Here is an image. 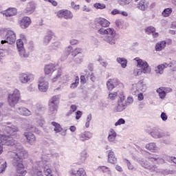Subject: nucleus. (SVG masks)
Instances as JSON below:
<instances>
[{
  "label": "nucleus",
  "mask_w": 176,
  "mask_h": 176,
  "mask_svg": "<svg viewBox=\"0 0 176 176\" xmlns=\"http://www.w3.org/2000/svg\"><path fill=\"white\" fill-rule=\"evenodd\" d=\"M129 91L131 93V94H132L133 96H137V93H138L139 89H138V85L136 83H133L131 85L130 88H129Z\"/></svg>",
  "instance_id": "4c0bfd02"
},
{
  "label": "nucleus",
  "mask_w": 176,
  "mask_h": 176,
  "mask_svg": "<svg viewBox=\"0 0 176 176\" xmlns=\"http://www.w3.org/2000/svg\"><path fill=\"white\" fill-rule=\"evenodd\" d=\"M20 38L16 40V49L21 58L25 59L30 57V52L27 51L24 47V43L27 42V37L24 34H19Z\"/></svg>",
  "instance_id": "423d86ee"
},
{
  "label": "nucleus",
  "mask_w": 176,
  "mask_h": 176,
  "mask_svg": "<svg viewBox=\"0 0 176 176\" xmlns=\"http://www.w3.org/2000/svg\"><path fill=\"white\" fill-rule=\"evenodd\" d=\"M134 103V98L133 96H129L126 98V100L125 101V104L127 107H130V105H133Z\"/></svg>",
  "instance_id": "3c124183"
},
{
  "label": "nucleus",
  "mask_w": 176,
  "mask_h": 176,
  "mask_svg": "<svg viewBox=\"0 0 176 176\" xmlns=\"http://www.w3.org/2000/svg\"><path fill=\"white\" fill-rule=\"evenodd\" d=\"M116 61L118 64H120L122 68H126V67H127L128 61L125 58L118 57Z\"/></svg>",
  "instance_id": "ea45409f"
},
{
  "label": "nucleus",
  "mask_w": 176,
  "mask_h": 176,
  "mask_svg": "<svg viewBox=\"0 0 176 176\" xmlns=\"http://www.w3.org/2000/svg\"><path fill=\"white\" fill-rule=\"evenodd\" d=\"M6 161H5L3 159L0 158V174H2V173H5V170H6Z\"/></svg>",
  "instance_id": "c03bdc74"
},
{
  "label": "nucleus",
  "mask_w": 176,
  "mask_h": 176,
  "mask_svg": "<svg viewBox=\"0 0 176 176\" xmlns=\"http://www.w3.org/2000/svg\"><path fill=\"white\" fill-rule=\"evenodd\" d=\"M124 100H126L124 93L120 92L119 99L115 108L117 112H123V111H124V109L127 108V104H126V102H124Z\"/></svg>",
  "instance_id": "9d476101"
},
{
  "label": "nucleus",
  "mask_w": 176,
  "mask_h": 176,
  "mask_svg": "<svg viewBox=\"0 0 176 176\" xmlns=\"http://www.w3.org/2000/svg\"><path fill=\"white\" fill-rule=\"evenodd\" d=\"M148 170L149 171H151V173H154L155 174L159 175V173H160V169H159V168H157V166L155 165H151Z\"/></svg>",
  "instance_id": "de8ad7c7"
},
{
  "label": "nucleus",
  "mask_w": 176,
  "mask_h": 176,
  "mask_svg": "<svg viewBox=\"0 0 176 176\" xmlns=\"http://www.w3.org/2000/svg\"><path fill=\"white\" fill-rule=\"evenodd\" d=\"M72 46L69 45L66 47L65 49V52H63V54L60 57V60L62 61H65V60H67L68 56H69V54H72Z\"/></svg>",
  "instance_id": "cd10ccee"
},
{
  "label": "nucleus",
  "mask_w": 176,
  "mask_h": 176,
  "mask_svg": "<svg viewBox=\"0 0 176 176\" xmlns=\"http://www.w3.org/2000/svg\"><path fill=\"white\" fill-rule=\"evenodd\" d=\"M137 85L139 91H142L143 93H144V91H146L148 86L145 84V82H144L142 80H139L137 82Z\"/></svg>",
  "instance_id": "c9c22d12"
},
{
  "label": "nucleus",
  "mask_w": 176,
  "mask_h": 176,
  "mask_svg": "<svg viewBox=\"0 0 176 176\" xmlns=\"http://www.w3.org/2000/svg\"><path fill=\"white\" fill-rule=\"evenodd\" d=\"M134 60L136 62V67H138L133 69L134 76H140L142 75V74H144V75H149L151 74L152 68H151V66H149V64H148L146 60H142L138 57L135 58Z\"/></svg>",
  "instance_id": "20e7f679"
},
{
  "label": "nucleus",
  "mask_w": 176,
  "mask_h": 176,
  "mask_svg": "<svg viewBox=\"0 0 176 176\" xmlns=\"http://www.w3.org/2000/svg\"><path fill=\"white\" fill-rule=\"evenodd\" d=\"M31 23H32V21L30 16H23L19 21L18 24L21 30H27V28L31 25Z\"/></svg>",
  "instance_id": "4468645a"
},
{
  "label": "nucleus",
  "mask_w": 176,
  "mask_h": 176,
  "mask_svg": "<svg viewBox=\"0 0 176 176\" xmlns=\"http://www.w3.org/2000/svg\"><path fill=\"white\" fill-rule=\"evenodd\" d=\"M58 102H60V95L54 96L49 102L50 115L57 113V108H58Z\"/></svg>",
  "instance_id": "6e6552de"
},
{
  "label": "nucleus",
  "mask_w": 176,
  "mask_h": 176,
  "mask_svg": "<svg viewBox=\"0 0 176 176\" xmlns=\"http://www.w3.org/2000/svg\"><path fill=\"white\" fill-rule=\"evenodd\" d=\"M170 174H175V171L170 170L168 169H160V173L158 175H170Z\"/></svg>",
  "instance_id": "37998d69"
},
{
  "label": "nucleus",
  "mask_w": 176,
  "mask_h": 176,
  "mask_svg": "<svg viewBox=\"0 0 176 176\" xmlns=\"http://www.w3.org/2000/svg\"><path fill=\"white\" fill-rule=\"evenodd\" d=\"M19 131V128L14 125L6 127V133L8 135H0V155L3 152V147L2 146L6 145L8 146L15 144V151L12 153V165L16 170V175L15 176H25L27 170H24V164H23V160L28 157V153L23 149L20 143L14 141L12 135H16ZM2 145V146H1Z\"/></svg>",
  "instance_id": "f257e3e1"
},
{
  "label": "nucleus",
  "mask_w": 176,
  "mask_h": 176,
  "mask_svg": "<svg viewBox=\"0 0 176 176\" xmlns=\"http://www.w3.org/2000/svg\"><path fill=\"white\" fill-rule=\"evenodd\" d=\"M133 2V0H118V3L121 6H126V5H130Z\"/></svg>",
  "instance_id": "8fccbe9b"
},
{
  "label": "nucleus",
  "mask_w": 176,
  "mask_h": 176,
  "mask_svg": "<svg viewBox=\"0 0 176 176\" xmlns=\"http://www.w3.org/2000/svg\"><path fill=\"white\" fill-rule=\"evenodd\" d=\"M140 164L142 165V167H144V168H146L147 170H149L151 168V164L148 162V161H144V160H140L139 161Z\"/></svg>",
  "instance_id": "49530a36"
},
{
  "label": "nucleus",
  "mask_w": 176,
  "mask_h": 176,
  "mask_svg": "<svg viewBox=\"0 0 176 176\" xmlns=\"http://www.w3.org/2000/svg\"><path fill=\"white\" fill-rule=\"evenodd\" d=\"M98 170L104 174H107V175H112V170H111V168L108 166H100L98 167Z\"/></svg>",
  "instance_id": "f704fd0d"
},
{
  "label": "nucleus",
  "mask_w": 176,
  "mask_h": 176,
  "mask_svg": "<svg viewBox=\"0 0 176 176\" xmlns=\"http://www.w3.org/2000/svg\"><path fill=\"white\" fill-rule=\"evenodd\" d=\"M91 114H89L87 116L86 122H85V127L86 129H89L90 127V122H91Z\"/></svg>",
  "instance_id": "13d9d810"
},
{
  "label": "nucleus",
  "mask_w": 176,
  "mask_h": 176,
  "mask_svg": "<svg viewBox=\"0 0 176 176\" xmlns=\"http://www.w3.org/2000/svg\"><path fill=\"white\" fill-rule=\"evenodd\" d=\"M148 159L151 162H156L159 164H163L164 163V160L157 155L151 154L148 156Z\"/></svg>",
  "instance_id": "c756f323"
},
{
  "label": "nucleus",
  "mask_w": 176,
  "mask_h": 176,
  "mask_svg": "<svg viewBox=\"0 0 176 176\" xmlns=\"http://www.w3.org/2000/svg\"><path fill=\"white\" fill-rule=\"evenodd\" d=\"M50 167H52V166H45L43 170L44 175L45 176H56V172Z\"/></svg>",
  "instance_id": "473e14b6"
},
{
  "label": "nucleus",
  "mask_w": 176,
  "mask_h": 176,
  "mask_svg": "<svg viewBox=\"0 0 176 176\" xmlns=\"http://www.w3.org/2000/svg\"><path fill=\"white\" fill-rule=\"evenodd\" d=\"M166 42L165 41H159L155 45V50L156 52H162L163 49L166 47Z\"/></svg>",
  "instance_id": "e433bc0d"
},
{
  "label": "nucleus",
  "mask_w": 176,
  "mask_h": 176,
  "mask_svg": "<svg viewBox=\"0 0 176 176\" xmlns=\"http://www.w3.org/2000/svg\"><path fill=\"white\" fill-rule=\"evenodd\" d=\"M54 36H56L54 32L50 30H47L46 34L43 38V44L45 46H47V45L52 42V39H53Z\"/></svg>",
  "instance_id": "2eb2a0df"
},
{
  "label": "nucleus",
  "mask_w": 176,
  "mask_h": 176,
  "mask_svg": "<svg viewBox=\"0 0 176 176\" xmlns=\"http://www.w3.org/2000/svg\"><path fill=\"white\" fill-rule=\"evenodd\" d=\"M107 162L111 164H116L118 163V158L115 156V152L113 150L107 151Z\"/></svg>",
  "instance_id": "6ab92c4d"
},
{
  "label": "nucleus",
  "mask_w": 176,
  "mask_h": 176,
  "mask_svg": "<svg viewBox=\"0 0 176 176\" xmlns=\"http://www.w3.org/2000/svg\"><path fill=\"white\" fill-rule=\"evenodd\" d=\"M155 31H156V29L153 26H149L147 28H146V34H153Z\"/></svg>",
  "instance_id": "0e129e2a"
},
{
  "label": "nucleus",
  "mask_w": 176,
  "mask_h": 176,
  "mask_svg": "<svg viewBox=\"0 0 176 176\" xmlns=\"http://www.w3.org/2000/svg\"><path fill=\"white\" fill-rule=\"evenodd\" d=\"M35 79L34 74L31 73H21L19 74L18 80L21 85H27Z\"/></svg>",
  "instance_id": "9b49d317"
},
{
  "label": "nucleus",
  "mask_w": 176,
  "mask_h": 176,
  "mask_svg": "<svg viewBox=\"0 0 176 176\" xmlns=\"http://www.w3.org/2000/svg\"><path fill=\"white\" fill-rule=\"evenodd\" d=\"M17 112L19 115H22L23 116H30L32 113L31 111L25 107H19Z\"/></svg>",
  "instance_id": "2f4dec72"
},
{
  "label": "nucleus",
  "mask_w": 176,
  "mask_h": 176,
  "mask_svg": "<svg viewBox=\"0 0 176 176\" xmlns=\"http://www.w3.org/2000/svg\"><path fill=\"white\" fill-rule=\"evenodd\" d=\"M82 53V48H76L72 51V57H76L77 54Z\"/></svg>",
  "instance_id": "864d4df0"
},
{
  "label": "nucleus",
  "mask_w": 176,
  "mask_h": 176,
  "mask_svg": "<svg viewBox=\"0 0 176 176\" xmlns=\"http://www.w3.org/2000/svg\"><path fill=\"white\" fill-rule=\"evenodd\" d=\"M24 136L25 137L28 144L30 145H35V142H36V138H35V135L31 132H25Z\"/></svg>",
  "instance_id": "412c9836"
},
{
  "label": "nucleus",
  "mask_w": 176,
  "mask_h": 176,
  "mask_svg": "<svg viewBox=\"0 0 176 176\" xmlns=\"http://www.w3.org/2000/svg\"><path fill=\"white\" fill-rule=\"evenodd\" d=\"M28 131H30L31 133H36V134H41V131L34 126H28Z\"/></svg>",
  "instance_id": "603ef678"
},
{
  "label": "nucleus",
  "mask_w": 176,
  "mask_h": 176,
  "mask_svg": "<svg viewBox=\"0 0 176 176\" xmlns=\"http://www.w3.org/2000/svg\"><path fill=\"white\" fill-rule=\"evenodd\" d=\"M76 109H78V107L75 104H72L70 107V110H69V113H67L68 116H69V115H72V113H74V112H75V111H76Z\"/></svg>",
  "instance_id": "680f3d73"
},
{
  "label": "nucleus",
  "mask_w": 176,
  "mask_h": 176,
  "mask_svg": "<svg viewBox=\"0 0 176 176\" xmlns=\"http://www.w3.org/2000/svg\"><path fill=\"white\" fill-rule=\"evenodd\" d=\"M68 80H69L68 76L63 74L61 70L58 71L55 74L54 78L51 79L52 83H56V82H58V83L64 84V83H67Z\"/></svg>",
  "instance_id": "1a4fd4ad"
},
{
  "label": "nucleus",
  "mask_w": 176,
  "mask_h": 176,
  "mask_svg": "<svg viewBox=\"0 0 176 176\" xmlns=\"http://www.w3.org/2000/svg\"><path fill=\"white\" fill-rule=\"evenodd\" d=\"M78 85H79V78L76 76L74 82L71 84L70 89H76V87H78Z\"/></svg>",
  "instance_id": "6e6d98bb"
},
{
  "label": "nucleus",
  "mask_w": 176,
  "mask_h": 176,
  "mask_svg": "<svg viewBox=\"0 0 176 176\" xmlns=\"http://www.w3.org/2000/svg\"><path fill=\"white\" fill-rule=\"evenodd\" d=\"M98 33L100 35H104L102 36V39L108 43L111 46H115L116 45V41L118 40V33L114 28H100L98 30Z\"/></svg>",
  "instance_id": "f03ea898"
},
{
  "label": "nucleus",
  "mask_w": 176,
  "mask_h": 176,
  "mask_svg": "<svg viewBox=\"0 0 176 176\" xmlns=\"http://www.w3.org/2000/svg\"><path fill=\"white\" fill-rule=\"evenodd\" d=\"M45 166H52V160L47 155L43 156L41 160L36 162L31 171L32 175L45 176L43 170H45Z\"/></svg>",
  "instance_id": "7ed1b4c3"
},
{
  "label": "nucleus",
  "mask_w": 176,
  "mask_h": 176,
  "mask_svg": "<svg viewBox=\"0 0 176 176\" xmlns=\"http://www.w3.org/2000/svg\"><path fill=\"white\" fill-rule=\"evenodd\" d=\"M56 71V65L53 63L46 65L44 68L45 75H52Z\"/></svg>",
  "instance_id": "a878e982"
},
{
  "label": "nucleus",
  "mask_w": 176,
  "mask_h": 176,
  "mask_svg": "<svg viewBox=\"0 0 176 176\" xmlns=\"http://www.w3.org/2000/svg\"><path fill=\"white\" fill-rule=\"evenodd\" d=\"M95 24L96 25H100L102 28H107V27H109L111 23L104 18L98 17L95 19Z\"/></svg>",
  "instance_id": "a211bd4d"
},
{
  "label": "nucleus",
  "mask_w": 176,
  "mask_h": 176,
  "mask_svg": "<svg viewBox=\"0 0 176 176\" xmlns=\"http://www.w3.org/2000/svg\"><path fill=\"white\" fill-rule=\"evenodd\" d=\"M27 47L28 49L29 52H34L35 47L34 46V43L32 42H30L28 45Z\"/></svg>",
  "instance_id": "774afa93"
},
{
  "label": "nucleus",
  "mask_w": 176,
  "mask_h": 176,
  "mask_svg": "<svg viewBox=\"0 0 176 176\" xmlns=\"http://www.w3.org/2000/svg\"><path fill=\"white\" fill-rule=\"evenodd\" d=\"M150 134L153 138L155 139L163 138L165 135L163 131L157 129H153Z\"/></svg>",
  "instance_id": "393cba45"
},
{
  "label": "nucleus",
  "mask_w": 176,
  "mask_h": 176,
  "mask_svg": "<svg viewBox=\"0 0 176 176\" xmlns=\"http://www.w3.org/2000/svg\"><path fill=\"white\" fill-rule=\"evenodd\" d=\"M87 157V151H86V150L81 151L78 156V164H83V163L86 162Z\"/></svg>",
  "instance_id": "7c9ffc66"
},
{
  "label": "nucleus",
  "mask_w": 176,
  "mask_h": 176,
  "mask_svg": "<svg viewBox=\"0 0 176 176\" xmlns=\"http://www.w3.org/2000/svg\"><path fill=\"white\" fill-rule=\"evenodd\" d=\"M52 124L53 126H54V131H55V133H61V131H63V128L61 127V125H60V124L56 122H52Z\"/></svg>",
  "instance_id": "a18cd8bd"
},
{
  "label": "nucleus",
  "mask_w": 176,
  "mask_h": 176,
  "mask_svg": "<svg viewBox=\"0 0 176 176\" xmlns=\"http://www.w3.org/2000/svg\"><path fill=\"white\" fill-rule=\"evenodd\" d=\"M172 13H173V8H165L162 12V17H170Z\"/></svg>",
  "instance_id": "79ce46f5"
},
{
  "label": "nucleus",
  "mask_w": 176,
  "mask_h": 176,
  "mask_svg": "<svg viewBox=\"0 0 176 176\" xmlns=\"http://www.w3.org/2000/svg\"><path fill=\"white\" fill-rule=\"evenodd\" d=\"M69 176H87L86 171L83 168H80L78 170L72 169L69 170Z\"/></svg>",
  "instance_id": "4be33fe9"
},
{
  "label": "nucleus",
  "mask_w": 176,
  "mask_h": 176,
  "mask_svg": "<svg viewBox=\"0 0 176 176\" xmlns=\"http://www.w3.org/2000/svg\"><path fill=\"white\" fill-rule=\"evenodd\" d=\"M146 149H148V151H150V152H157L159 148H157V146H156V143L155 142H150L145 146Z\"/></svg>",
  "instance_id": "72a5a7b5"
},
{
  "label": "nucleus",
  "mask_w": 176,
  "mask_h": 176,
  "mask_svg": "<svg viewBox=\"0 0 176 176\" xmlns=\"http://www.w3.org/2000/svg\"><path fill=\"white\" fill-rule=\"evenodd\" d=\"M124 123H126V120H124V119L123 118H120L116 123H115V126H121V124H124Z\"/></svg>",
  "instance_id": "338daca9"
},
{
  "label": "nucleus",
  "mask_w": 176,
  "mask_h": 176,
  "mask_svg": "<svg viewBox=\"0 0 176 176\" xmlns=\"http://www.w3.org/2000/svg\"><path fill=\"white\" fill-rule=\"evenodd\" d=\"M38 89L39 91H42L43 93H46L49 89V81L46 79V78L41 76L38 80Z\"/></svg>",
  "instance_id": "f8f14e48"
},
{
  "label": "nucleus",
  "mask_w": 176,
  "mask_h": 176,
  "mask_svg": "<svg viewBox=\"0 0 176 176\" xmlns=\"http://www.w3.org/2000/svg\"><path fill=\"white\" fill-rule=\"evenodd\" d=\"M94 8L102 10V9H105V8H107V6H105L104 3H96L94 4Z\"/></svg>",
  "instance_id": "4d7b16f0"
},
{
  "label": "nucleus",
  "mask_w": 176,
  "mask_h": 176,
  "mask_svg": "<svg viewBox=\"0 0 176 176\" xmlns=\"http://www.w3.org/2000/svg\"><path fill=\"white\" fill-rule=\"evenodd\" d=\"M171 68L173 71H176V62L175 60L168 63V68Z\"/></svg>",
  "instance_id": "052dcab7"
},
{
  "label": "nucleus",
  "mask_w": 176,
  "mask_h": 176,
  "mask_svg": "<svg viewBox=\"0 0 176 176\" xmlns=\"http://www.w3.org/2000/svg\"><path fill=\"white\" fill-rule=\"evenodd\" d=\"M56 16L58 17V19H65L66 20H69L74 17V15L72 14V12L71 11L67 10H61L56 12Z\"/></svg>",
  "instance_id": "dca6fc26"
},
{
  "label": "nucleus",
  "mask_w": 176,
  "mask_h": 176,
  "mask_svg": "<svg viewBox=\"0 0 176 176\" xmlns=\"http://www.w3.org/2000/svg\"><path fill=\"white\" fill-rule=\"evenodd\" d=\"M85 76H87V78H89L91 80H92V82H94V80H96V77H94V74L93 73V72H85Z\"/></svg>",
  "instance_id": "5fc2aeb1"
},
{
  "label": "nucleus",
  "mask_w": 176,
  "mask_h": 176,
  "mask_svg": "<svg viewBox=\"0 0 176 176\" xmlns=\"http://www.w3.org/2000/svg\"><path fill=\"white\" fill-rule=\"evenodd\" d=\"M120 85V81L118 78H110L107 81V87L108 90L112 91L116 86Z\"/></svg>",
  "instance_id": "f3484780"
},
{
  "label": "nucleus",
  "mask_w": 176,
  "mask_h": 176,
  "mask_svg": "<svg viewBox=\"0 0 176 176\" xmlns=\"http://www.w3.org/2000/svg\"><path fill=\"white\" fill-rule=\"evenodd\" d=\"M124 162L129 170H130L131 171H135V170H137L134 165L131 164V162H130V161H129L127 159H125Z\"/></svg>",
  "instance_id": "09e8293b"
},
{
  "label": "nucleus",
  "mask_w": 176,
  "mask_h": 176,
  "mask_svg": "<svg viewBox=\"0 0 176 176\" xmlns=\"http://www.w3.org/2000/svg\"><path fill=\"white\" fill-rule=\"evenodd\" d=\"M118 97V92H111L109 94L108 98L109 100H111V101H113Z\"/></svg>",
  "instance_id": "bf43d9fd"
},
{
  "label": "nucleus",
  "mask_w": 176,
  "mask_h": 176,
  "mask_svg": "<svg viewBox=\"0 0 176 176\" xmlns=\"http://www.w3.org/2000/svg\"><path fill=\"white\" fill-rule=\"evenodd\" d=\"M50 49L51 50H57L58 49H61V43L58 41L52 42L50 45Z\"/></svg>",
  "instance_id": "a19ab883"
},
{
  "label": "nucleus",
  "mask_w": 176,
  "mask_h": 176,
  "mask_svg": "<svg viewBox=\"0 0 176 176\" xmlns=\"http://www.w3.org/2000/svg\"><path fill=\"white\" fill-rule=\"evenodd\" d=\"M116 137H118V133H116L115 129H110L107 137V140L109 141V142H113V144H116Z\"/></svg>",
  "instance_id": "5701e85b"
},
{
  "label": "nucleus",
  "mask_w": 176,
  "mask_h": 176,
  "mask_svg": "<svg viewBox=\"0 0 176 176\" xmlns=\"http://www.w3.org/2000/svg\"><path fill=\"white\" fill-rule=\"evenodd\" d=\"M165 68H168V63H164L161 65H159L155 67V72L156 74H158L159 75H163Z\"/></svg>",
  "instance_id": "bb28decb"
},
{
  "label": "nucleus",
  "mask_w": 176,
  "mask_h": 176,
  "mask_svg": "<svg viewBox=\"0 0 176 176\" xmlns=\"http://www.w3.org/2000/svg\"><path fill=\"white\" fill-rule=\"evenodd\" d=\"M93 137V133L90 131H84L78 135V140L82 141V142H85V141H89Z\"/></svg>",
  "instance_id": "aec40b11"
},
{
  "label": "nucleus",
  "mask_w": 176,
  "mask_h": 176,
  "mask_svg": "<svg viewBox=\"0 0 176 176\" xmlns=\"http://www.w3.org/2000/svg\"><path fill=\"white\" fill-rule=\"evenodd\" d=\"M21 94L19 89H14L13 91L8 94V102L10 107H14L19 104V101H20Z\"/></svg>",
  "instance_id": "0eeeda50"
},
{
  "label": "nucleus",
  "mask_w": 176,
  "mask_h": 176,
  "mask_svg": "<svg viewBox=\"0 0 176 176\" xmlns=\"http://www.w3.org/2000/svg\"><path fill=\"white\" fill-rule=\"evenodd\" d=\"M156 92L157 93V94L161 100H164V98H166V96H167L166 94V92L164 91V87H161L158 89H157Z\"/></svg>",
  "instance_id": "58836bf2"
},
{
  "label": "nucleus",
  "mask_w": 176,
  "mask_h": 176,
  "mask_svg": "<svg viewBox=\"0 0 176 176\" xmlns=\"http://www.w3.org/2000/svg\"><path fill=\"white\" fill-rule=\"evenodd\" d=\"M35 12V4L32 2L27 4L26 8L24 10L25 14H32Z\"/></svg>",
  "instance_id": "c85d7f7f"
},
{
  "label": "nucleus",
  "mask_w": 176,
  "mask_h": 176,
  "mask_svg": "<svg viewBox=\"0 0 176 176\" xmlns=\"http://www.w3.org/2000/svg\"><path fill=\"white\" fill-rule=\"evenodd\" d=\"M0 36L1 38H6L4 40H1V45H5V43L14 45L17 39L16 32L9 28H0Z\"/></svg>",
  "instance_id": "39448f33"
},
{
  "label": "nucleus",
  "mask_w": 176,
  "mask_h": 176,
  "mask_svg": "<svg viewBox=\"0 0 176 176\" xmlns=\"http://www.w3.org/2000/svg\"><path fill=\"white\" fill-rule=\"evenodd\" d=\"M3 16L6 17H12V16H16L17 14V8H9L6 10L2 12Z\"/></svg>",
  "instance_id": "b1692460"
},
{
  "label": "nucleus",
  "mask_w": 176,
  "mask_h": 176,
  "mask_svg": "<svg viewBox=\"0 0 176 176\" xmlns=\"http://www.w3.org/2000/svg\"><path fill=\"white\" fill-rule=\"evenodd\" d=\"M71 8L74 10H79L80 9V6L79 4H76L74 1L71 2Z\"/></svg>",
  "instance_id": "e2e57ef3"
},
{
  "label": "nucleus",
  "mask_w": 176,
  "mask_h": 176,
  "mask_svg": "<svg viewBox=\"0 0 176 176\" xmlns=\"http://www.w3.org/2000/svg\"><path fill=\"white\" fill-rule=\"evenodd\" d=\"M153 4H151V2L148 0H140L136 5V8L141 10V12H145L148 10L151 6Z\"/></svg>",
  "instance_id": "ddd939ff"
},
{
  "label": "nucleus",
  "mask_w": 176,
  "mask_h": 176,
  "mask_svg": "<svg viewBox=\"0 0 176 176\" xmlns=\"http://www.w3.org/2000/svg\"><path fill=\"white\" fill-rule=\"evenodd\" d=\"M36 123L38 125H39L41 127H42V126H43V124H45V119L42 117H40L37 120Z\"/></svg>",
  "instance_id": "69168bd1"
}]
</instances>
